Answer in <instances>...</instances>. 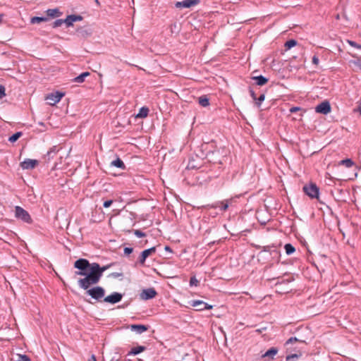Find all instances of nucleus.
I'll list each match as a JSON object with an SVG mask.
<instances>
[{"label":"nucleus","mask_w":361,"mask_h":361,"mask_svg":"<svg viewBox=\"0 0 361 361\" xmlns=\"http://www.w3.org/2000/svg\"><path fill=\"white\" fill-rule=\"evenodd\" d=\"M294 342H300V343H305V341L300 340L297 338L296 337H290L289 339H288L285 343L286 345H288L289 344H292Z\"/></svg>","instance_id":"2f4dec72"},{"label":"nucleus","mask_w":361,"mask_h":361,"mask_svg":"<svg viewBox=\"0 0 361 361\" xmlns=\"http://www.w3.org/2000/svg\"><path fill=\"white\" fill-rule=\"evenodd\" d=\"M38 164L36 159H27L20 163V166L23 169H32Z\"/></svg>","instance_id":"2eb2a0df"},{"label":"nucleus","mask_w":361,"mask_h":361,"mask_svg":"<svg viewBox=\"0 0 361 361\" xmlns=\"http://www.w3.org/2000/svg\"><path fill=\"white\" fill-rule=\"evenodd\" d=\"M122 298L123 295L121 293L114 292L111 295L105 297L103 301L111 304H116L122 300Z\"/></svg>","instance_id":"9b49d317"},{"label":"nucleus","mask_w":361,"mask_h":361,"mask_svg":"<svg viewBox=\"0 0 361 361\" xmlns=\"http://www.w3.org/2000/svg\"><path fill=\"white\" fill-rule=\"evenodd\" d=\"M199 284V281L196 279L195 276H192L190 279V286H197Z\"/></svg>","instance_id":"e433bc0d"},{"label":"nucleus","mask_w":361,"mask_h":361,"mask_svg":"<svg viewBox=\"0 0 361 361\" xmlns=\"http://www.w3.org/2000/svg\"><path fill=\"white\" fill-rule=\"evenodd\" d=\"M94 1H95V3H96L98 6H99V5H100V3H99V0H94Z\"/></svg>","instance_id":"3c124183"},{"label":"nucleus","mask_w":361,"mask_h":361,"mask_svg":"<svg viewBox=\"0 0 361 361\" xmlns=\"http://www.w3.org/2000/svg\"><path fill=\"white\" fill-rule=\"evenodd\" d=\"M110 165L111 166H115V167L119 168L122 170H125L126 168L125 164L119 157H118L116 159L112 161L111 162Z\"/></svg>","instance_id":"aec40b11"},{"label":"nucleus","mask_w":361,"mask_h":361,"mask_svg":"<svg viewBox=\"0 0 361 361\" xmlns=\"http://www.w3.org/2000/svg\"><path fill=\"white\" fill-rule=\"evenodd\" d=\"M265 99L264 94H262L259 97H257V101H255V104L257 107L261 106L262 102Z\"/></svg>","instance_id":"f704fd0d"},{"label":"nucleus","mask_w":361,"mask_h":361,"mask_svg":"<svg viewBox=\"0 0 361 361\" xmlns=\"http://www.w3.org/2000/svg\"><path fill=\"white\" fill-rule=\"evenodd\" d=\"M251 79L255 80L256 85L259 86L264 85L269 81V79L263 75L252 76Z\"/></svg>","instance_id":"a211bd4d"},{"label":"nucleus","mask_w":361,"mask_h":361,"mask_svg":"<svg viewBox=\"0 0 361 361\" xmlns=\"http://www.w3.org/2000/svg\"><path fill=\"white\" fill-rule=\"evenodd\" d=\"M198 103L203 107H207L209 105V99L207 95H202L198 98Z\"/></svg>","instance_id":"b1692460"},{"label":"nucleus","mask_w":361,"mask_h":361,"mask_svg":"<svg viewBox=\"0 0 361 361\" xmlns=\"http://www.w3.org/2000/svg\"><path fill=\"white\" fill-rule=\"evenodd\" d=\"M64 94H65L63 92L56 91L55 92H51L47 94L45 97V99L47 101L48 104L54 106L56 104L59 102Z\"/></svg>","instance_id":"6e6552de"},{"label":"nucleus","mask_w":361,"mask_h":361,"mask_svg":"<svg viewBox=\"0 0 361 361\" xmlns=\"http://www.w3.org/2000/svg\"><path fill=\"white\" fill-rule=\"evenodd\" d=\"M15 217L27 224H31L32 219L29 213L20 206L15 207Z\"/></svg>","instance_id":"20e7f679"},{"label":"nucleus","mask_w":361,"mask_h":361,"mask_svg":"<svg viewBox=\"0 0 361 361\" xmlns=\"http://www.w3.org/2000/svg\"><path fill=\"white\" fill-rule=\"evenodd\" d=\"M85 294L90 295L92 299L97 302H101L104 298L105 290L102 286H94L92 288H87Z\"/></svg>","instance_id":"f03ea898"},{"label":"nucleus","mask_w":361,"mask_h":361,"mask_svg":"<svg viewBox=\"0 0 361 361\" xmlns=\"http://www.w3.org/2000/svg\"><path fill=\"white\" fill-rule=\"evenodd\" d=\"M257 249H261V251L258 253L259 257H264V255L269 252L272 257H278L279 256V252L277 250L276 245L272 244L271 245L260 246L256 245Z\"/></svg>","instance_id":"7ed1b4c3"},{"label":"nucleus","mask_w":361,"mask_h":361,"mask_svg":"<svg viewBox=\"0 0 361 361\" xmlns=\"http://www.w3.org/2000/svg\"><path fill=\"white\" fill-rule=\"evenodd\" d=\"M112 203H113V200H106L104 202L103 206L105 208H108L112 204Z\"/></svg>","instance_id":"37998d69"},{"label":"nucleus","mask_w":361,"mask_h":361,"mask_svg":"<svg viewBox=\"0 0 361 361\" xmlns=\"http://www.w3.org/2000/svg\"><path fill=\"white\" fill-rule=\"evenodd\" d=\"M207 158L209 162L213 164H223L225 157L221 155L219 149L209 151L207 154Z\"/></svg>","instance_id":"423d86ee"},{"label":"nucleus","mask_w":361,"mask_h":361,"mask_svg":"<svg viewBox=\"0 0 361 361\" xmlns=\"http://www.w3.org/2000/svg\"><path fill=\"white\" fill-rule=\"evenodd\" d=\"M210 244H214V241L209 243V245H210Z\"/></svg>","instance_id":"864d4df0"},{"label":"nucleus","mask_w":361,"mask_h":361,"mask_svg":"<svg viewBox=\"0 0 361 361\" xmlns=\"http://www.w3.org/2000/svg\"><path fill=\"white\" fill-rule=\"evenodd\" d=\"M297 44V41L295 39H289L287 42H286L284 47L286 49H290L293 47H294Z\"/></svg>","instance_id":"c85d7f7f"},{"label":"nucleus","mask_w":361,"mask_h":361,"mask_svg":"<svg viewBox=\"0 0 361 361\" xmlns=\"http://www.w3.org/2000/svg\"><path fill=\"white\" fill-rule=\"evenodd\" d=\"M74 268L78 269L75 272V276H83L80 279L78 284L80 288L87 290L91 286L98 283L103 275L111 265L101 267L97 262L90 263L87 259L80 258L74 262Z\"/></svg>","instance_id":"f257e3e1"},{"label":"nucleus","mask_w":361,"mask_h":361,"mask_svg":"<svg viewBox=\"0 0 361 361\" xmlns=\"http://www.w3.org/2000/svg\"><path fill=\"white\" fill-rule=\"evenodd\" d=\"M83 19L82 16L80 15H75L71 14L67 16V17L65 19L66 25L67 27L73 26V23L76 21H80Z\"/></svg>","instance_id":"dca6fc26"},{"label":"nucleus","mask_w":361,"mask_h":361,"mask_svg":"<svg viewBox=\"0 0 361 361\" xmlns=\"http://www.w3.org/2000/svg\"><path fill=\"white\" fill-rule=\"evenodd\" d=\"M156 252V247H152L149 249H146L145 250H143L141 253H140V255L138 258V262L139 264H140L141 265H144L145 264V260L146 259L150 256L151 255H152L153 253H155Z\"/></svg>","instance_id":"ddd939ff"},{"label":"nucleus","mask_w":361,"mask_h":361,"mask_svg":"<svg viewBox=\"0 0 361 361\" xmlns=\"http://www.w3.org/2000/svg\"><path fill=\"white\" fill-rule=\"evenodd\" d=\"M63 23H65V24H66L65 19H64V20H63V19H57V20H56L53 23L52 27H53V28H56V27H60V26H61Z\"/></svg>","instance_id":"473e14b6"},{"label":"nucleus","mask_w":361,"mask_h":361,"mask_svg":"<svg viewBox=\"0 0 361 361\" xmlns=\"http://www.w3.org/2000/svg\"><path fill=\"white\" fill-rule=\"evenodd\" d=\"M23 135L22 132H16V133L13 134L11 136L9 137L8 141L13 143L16 142Z\"/></svg>","instance_id":"bb28decb"},{"label":"nucleus","mask_w":361,"mask_h":361,"mask_svg":"<svg viewBox=\"0 0 361 361\" xmlns=\"http://www.w3.org/2000/svg\"><path fill=\"white\" fill-rule=\"evenodd\" d=\"M2 18H3V14H0V23L2 21Z\"/></svg>","instance_id":"603ef678"},{"label":"nucleus","mask_w":361,"mask_h":361,"mask_svg":"<svg viewBox=\"0 0 361 361\" xmlns=\"http://www.w3.org/2000/svg\"><path fill=\"white\" fill-rule=\"evenodd\" d=\"M47 13L50 17L59 16L61 12L58 8L48 9Z\"/></svg>","instance_id":"cd10ccee"},{"label":"nucleus","mask_w":361,"mask_h":361,"mask_svg":"<svg viewBox=\"0 0 361 361\" xmlns=\"http://www.w3.org/2000/svg\"><path fill=\"white\" fill-rule=\"evenodd\" d=\"M284 249L286 250V253L288 255H292L295 251V247L293 245H291L290 243L286 244L284 246Z\"/></svg>","instance_id":"393cba45"},{"label":"nucleus","mask_w":361,"mask_h":361,"mask_svg":"<svg viewBox=\"0 0 361 361\" xmlns=\"http://www.w3.org/2000/svg\"><path fill=\"white\" fill-rule=\"evenodd\" d=\"M357 67H358L360 69H361V57L358 58L357 60L352 61Z\"/></svg>","instance_id":"a19ab883"},{"label":"nucleus","mask_w":361,"mask_h":361,"mask_svg":"<svg viewBox=\"0 0 361 361\" xmlns=\"http://www.w3.org/2000/svg\"><path fill=\"white\" fill-rule=\"evenodd\" d=\"M47 20H48V18L47 17L35 16L31 18L30 22L32 24H35V23H39L42 22H45Z\"/></svg>","instance_id":"a878e982"},{"label":"nucleus","mask_w":361,"mask_h":361,"mask_svg":"<svg viewBox=\"0 0 361 361\" xmlns=\"http://www.w3.org/2000/svg\"><path fill=\"white\" fill-rule=\"evenodd\" d=\"M133 247H126L124 248V254L126 255L131 254L133 252Z\"/></svg>","instance_id":"c03bdc74"},{"label":"nucleus","mask_w":361,"mask_h":361,"mask_svg":"<svg viewBox=\"0 0 361 361\" xmlns=\"http://www.w3.org/2000/svg\"><path fill=\"white\" fill-rule=\"evenodd\" d=\"M157 292L154 288H149L143 289L140 293V298L144 300H147L155 298Z\"/></svg>","instance_id":"9d476101"},{"label":"nucleus","mask_w":361,"mask_h":361,"mask_svg":"<svg viewBox=\"0 0 361 361\" xmlns=\"http://www.w3.org/2000/svg\"><path fill=\"white\" fill-rule=\"evenodd\" d=\"M347 42L353 47H355L356 49H361V44H357L356 42L347 39Z\"/></svg>","instance_id":"c9c22d12"},{"label":"nucleus","mask_w":361,"mask_h":361,"mask_svg":"<svg viewBox=\"0 0 361 361\" xmlns=\"http://www.w3.org/2000/svg\"><path fill=\"white\" fill-rule=\"evenodd\" d=\"M145 350H146L145 346L139 345L137 347L132 348L128 355H138L139 353L145 351Z\"/></svg>","instance_id":"4be33fe9"},{"label":"nucleus","mask_w":361,"mask_h":361,"mask_svg":"<svg viewBox=\"0 0 361 361\" xmlns=\"http://www.w3.org/2000/svg\"><path fill=\"white\" fill-rule=\"evenodd\" d=\"M249 92L252 99L255 102L257 101V94H255V91L252 88H250Z\"/></svg>","instance_id":"79ce46f5"},{"label":"nucleus","mask_w":361,"mask_h":361,"mask_svg":"<svg viewBox=\"0 0 361 361\" xmlns=\"http://www.w3.org/2000/svg\"><path fill=\"white\" fill-rule=\"evenodd\" d=\"M200 1V0H183L182 1H177L175 4V7L177 8H190L197 5Z\"/></svg>","instance_id":"4468645a"},{"label":"nucleus","mask_w":361,"mask_h":361,"mask_svg":"<svg viewBox=\"0 0 361 361\" xmlns=\"http://www.w3.org/2000/svg\"><path fill=\"white\" fill-rule=\"evenodd\" d=\"M233 200H234L233 198H230V199L225 200L224 201L216 202L212 204H207V206H205V207L207 209L219 208V209L221 212H225L228 209L229 206L232 204Z\"/></svg>","instance_id":"39448f33"},{"label":"nucleus","mask_w":361,"mask_h":361,"mask_svg":"<svg viewBox=\"0 0 361 361\" xmlns=\"http://www.w3.org/2000/svg\"><path fill=\"white\" fill-rule=\"evenodd\" d=\"M340 164L345 166L347 168H350L354 165V162L351 159H345L341 160Z\"/></svg>","instance_id":"c756f323"},{"label":"nucleus","mask_w":361,"mask_h":361,"mask_svg":"<svg viewBox=\"0 0 361 361\" xmlns=\"http://www.w3.org/2000/svg\"><path fill=\"white\" fill-rule=\"evenodd\" d=\"M278 353V349L276 348L272 347L269 348L264 355H262V357H269L270 359H273L274 356L276 355Z\"/></svg>","instance_id":"412c9836"},{"label":"nucleus","mask_w":361,"mask_h":361,"mask_svg":"<svg viewBox=\"0 0 361 361\" xmlns=\"http://www.w3.org/2000/svg\"><path fill=\"white\" fill-rule=\"evenodd\" d=\"M191 306L196 307L197 311H202L204 310H212L213 308V305H209L208 303L200 300H193L190 301Z\"/></svg>","instance_id":"1a4fd4ad"},{"label":"nucleus","mask_w":361,"mask_h":361,"mask_svg":"<svg viewBox=\"0 0 361 361\" xmlns=\"http://www.w3.org/2000/svg\"><path fill=\"white\" fill-rule=\"evenodd\" d=\"M300 110V108L298 106H293L290 109V112L295 113L298 111Z\"/></svg>","instance_id":"de8ad7c7"},{"label":"nucleus","mask_w":361,"mask_h":361,"mask_svg":"<svg viewBox=\"0 0 361 361\" xmlns=\"http://www.w3.org/2000/svg\"><path fill=\"white\" fill-rule=\"evenodd\" d=\"M111 276L114 277V278H118L120 276H123V273L121 272H113L110 274Z\"/></svg>","instance_id":"a18cd8bd"},{"label":"nucleus","mask_w":361,"mask_h":361,"mask_svg":"<svg viewBox=\"0 0 361 361\" xmlns=\"http://www.w3.org/2000/svg\"><path fill=\"white\" fill-rule=\"evenodd\" d=\"M133 233L137 238H143L146 236V233L140 230H134Z\"/></svg>","instance_id":"4c0bfd02"},{"label":"nucleus","mask_w":361,"mask_h":361,"mask_svg":"<svg viewBox=\"0 0 361 361\" xmlns=\"http://www.w3.org/2000/svg\"><path fill=\"white\" fill-rule=\"evenodd\" d=\"M165 250H166V251H170V252H171V251H172V250H171V247H169V246H166V247H165Z\"/></svg>","instance_id":"8fccbe9b"},{"label":"nucleus","mask_w":361,"mask_h":361,"mask_svg":"<svg viewBox=\"0 0 361 361\" xmlns=\"http://www.w3.org/2000/svg\"><path fill=\"white\" fill-rule=\"evenodd\" d=\"M331 105L328 101L322 102L315 107V111L317 113L327 114L331 111Z\"/></svg>","instance_id":"f8f14e48"},{"label":"nucleus","mask_w":361,"mask_h":361,"mask_svg":"<svg viewBox=\"0 0 361 361\" xmlns=\"http://www.w3.org/2000/svg\"><path fill=\"white\" fill-rule=\"evenodd\" d=\"M90 75V72H83L80 74L78 76L74 78L72 81L76 83H82L85 78Z\"/></svg>","instance_id":"6ab92c4d"},{"label":"nucleus","mask_w":361,"mask_h":361,"mask_svg":"<svg viewBox=\"0 0 361 361\" xmlns=\"http://www.w3.org/2000/svg\"><path fill=\"white\" fill-rule=\"evenodd\" d=\"M129 328L136 334H141L148 330L149 326L145 324H131Z\"/></svg>","instance_id":"f3484780"},{"label":"nucleus","mask_w":361,"mask_h":361,"mask_svg":"<svg viewBox=\"0 0 361 361\" xmlns=\"http://www.w3.org/2000/svg\"><path fill=\"white\" fill-rule=\"evenodd\" d=\"M57 152V149H56V146H53L47 153L46 156L48 157V159H49L51 157V154H56Z\"/></svg>","instance_id":"72a5a7b5"},{"label":"nucleus","mask_w":361,"mask_h":361,"mask_svg":"<svg viewBox=\"0 0 361 361\" xmlns=\"http://www.w3.org/2000/svg\"><path fill=\"white\" fill-rule=\"evenodd\" d=\"M149 108L147 106H142L140 109L138 114L136 115V118H144L148 116Z\"/></svg>","instance_id":"5701e85b"},{"label":"nucleus","mask_w":361,"mask_h":361,"mask_svg":"<svg viewBox=\"0 0 361 361\" xmlns=\"http://www.w3.org/2000/svg\"><path fill=\"white\" fill-rule=\"evenodd\" d=\"M303 191L310 198H318L319 197V189L315 183L304 185Z\"/></svg>","instance_id":"0eeeda50"},{"label":"nucleus","mask_w":361,"mask_h":361,"mask_svg":"<svg viewBox=\"0 0 361 361\" xmlns=\"http://www.w3.org/2000/svg\"><path fill=\"white\" fill-rule=\"evenodd\" d=\"M302 356V353L300 351H298L297 353L290 354L286 356V361H294L293 360V358H299Z\"/></svg>","instance_id":"7c9ffc66"},{"label":"nucleus","mask_w":361,"mask_h":361,"mask_svg":"<svg viewBox=\"0 0 361 361\" xmlns=\"http://www.w3.org/2000/svg\"><path fill=\"white\" fill-rule=\"evenodd\" d=\"M312 61L313 64L318 65L319 60V58L316 55H314L312 57Z\"/></svg>","instance_id":"49530a36"},{"label":"nucleus","mask_w":361,"mask_h":361,"mask_svg":"<svg viewBox=\"0 0 361 361\" xmlns=\"http://www.w3.org/2000/svg\"><path fill=\"white\" fill-rule=\"evenodd\" d=\"M88 361H97L95 355H92Z\"/></svg>","instance_id":"09e8293b"},{"label":"nucleus","mask_w":361,"mask_h":361,"mask_svg":"<svg viewBox=\"0 0 361 361\" xmlns=\"http://www.w3.org/2000/svg\"><path fill=\"white\" fill-rule=\"evenodd\" d=\"M18 361H32L27 355H18Z\"/></svg>","instance_id":"58836bf2"},{"label":"nucleus","mask_w":361,"mask_h":361,"mask_svg":"<svg viewBox=\"0 0 361 361\" xmlns=\"http://www.w3.org/2000/svg\"><path fill=\"white\" fill-rule=\"evenodd\" d=\"M6 89L5 87L2 85H0V99L6 96Z\"/></svg>","instance_id":"ea45409f"}]
</instances>
